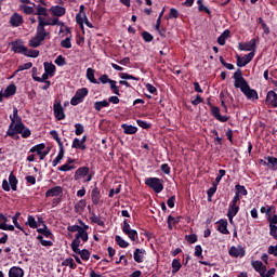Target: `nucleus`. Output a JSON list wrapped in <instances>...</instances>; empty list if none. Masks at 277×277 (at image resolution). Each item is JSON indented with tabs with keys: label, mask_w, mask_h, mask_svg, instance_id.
Segmentation results:
<instances>
[{
	"label": "nucleus",
	"mask_w": 277,
	"mask_h": 277,
	"mask_svg": "<svg viewBox=\"0 0 277 277\" xmlns=\"http://www.w3.org/2000/svg\"><path fill=\"white\" fill-rule=\"evenodd\" d=\"M88 96V89L82 88L76 91L75 96L70 100V105H79V103H83V98Z\"/></svg>",
	"instance_id": "39448f33"
},
{
	"label": "nucleus",
	"mask_w": 277,
	"mask_h": 277,
	"mask_svg": "<svg viewBox=\"0 0 277 277\" xmlns=\"http://www.w3.org/2000/svg\"><path fill=\"white\" fill-rule=\"evenodd\" d=\"M64 189L62 186H54L47 190L45 198H55L57 196H62Z\"/></svg>",
	"instance_id": "4468645a"
},
{
	"label": "nucleus",
	"mask_w": 277,
	"mask_h": 277,
	"mask_svg": "<svg viewBox=\"0 0 277 277\" xmlns=\"http://www.w3.org/2000/svg\"><path fill=\"white\" fill-rule=\"evenodd\" d=\"M276 274V268H271L268 272H264L261 277H274Z\"/></svg>",
	"instance_id": "338daca9"
},
{
	"label": "nucleus",
	"mask_w": 277,
	"mask_h": 277,
	"mask_svg": "<svg viewBox=\"0 0 277 277\" xmlns=\"http://www.w3.org/2000/svg\"><path fill=\"white\" fill-rule=\"evenodd\" d=\"M13 51L15 53H21L22 55H25V52L27 51V47L23 45L22 43H14Z\"/></svg>",
	"instance_id": "2f4dec72"
},
{
	"label": "nucleus",
	"mask_w": 277,
	"mask_h": 277,
	"mask_svg": "<svg viewBox=\"0 0 277 277\" xmlns=\"http://www.w3.org/2000/svg\"><path fill=\"white\" fill-rule=\"evenodd\" d=\"M85 243L88 241V232H85L83 228L76 234V238L71 242V250L72 252H79V246H81V240Z\"/></svg>",
	"instance_id": "f03ea898"
},
{
	"label": "nucleus",
	"mask_w": 277,
	"mask_h": 277,
	"mask_svg": "<svg viewBox=\"0 0 277 277\" xmlns=\"http://www.w3.org/2000/svg\"><path fill=\"white\" fill-rule=\"evenodd\" d=\"M50 12L53 14V16H64V14H66V8L54 5L51 6Z\"/></svg>",
	"instance_id": "4be33fe9"
},
{
	"label": "nucleus",
	"mask_w": 277,
	"mask_h": 277,
	"mask_svg": "<svg viewBox=\"0 0 277 277\" xmlns=\"http://www.w3.org/2000/svg\"><path fill=\"white\" fill-rule=\"evenodd\" d=\"M181 267H182L181 261H179L177 259H174L172 261V274H177Z\"/></svg>",
	"instance_id": "ea45409f"
},
{
	"label": "nucleus",
	"mask_w": 277,
	"mask_h": 277,
	"mask_svg": "<svg viewBox=\"0 0 277 277\" xmlns=\"http://www.w3.org/2000/svg\"><path fill=\"white\" fill-rule=\"evenodd\" d=\"M235 187H236V195L248 196V190L246 189V186L237 184Z\"/></svg>",
	"instance_id": "58836bf2"
},
{
	"label": "nucleus",
	"mask_w": 277,
	"mask_h": 277,
	"mask_svg": "<svg viewBox=\"0 0 277 277\" xmlns=\"http://www.w3.org/2000/svg\"><path fill=\"white\" fill-rule=\"evenodd\" d=\"M53 111L56 120H64L66 115L64 114V107H62V103H55L53 105Z\"/></svg>",
	"instance_id": "9b49d317"
},
{
	"label": "nucleus",
	"mask_w": 277,
	"mask_h": 277,
	"mask_svg": "<svg viewBox=\"0 0 277 277\" xmlns=\"http://www.w3.org/2000/svg\"><path fill=\"white\" fill-rule=\"evenodd\" d=\"M32 66H34V64L31 62L19 65L15 72H21L23 70H29V68H31Z\"/></svg>",
	"instance_id": "864d4df0"
},
{
	"label": "nucleus",
	"mask_w": 277,
	"mask_h": 277,
	"mask_svg": "<svg viewBox=\"0 0 277 277\" xmlns=\"http://www.w3.org/2000/svg\"><path fill=\"white\" fill-rule=\"evenodd\" d=\"M121 128L123 129V133L126 135H135L137 133V127L135 126H129L127 123H123Z\"/></svg>",
	"instance_id": "b1692460"
},
{
	"label": "nucleus",
	"mask_w": 277,
	"mask_h": 277,
	"mask_svg": "<svg viewBox=\"0 0 277 277\" xmlns=\"http://www.w3.org/2000/svg\"><path fill=\"white\" fill-rule=\"evenodd\" d=\"M26 224L30 228H38V222H36V217H34V215L28 216Z\"/></svg>",
	"instance_id": "79ce46f5"
},
{
	"label": "nucleus",
	"mask_w": 277,
	"mask_h": 277,
	"mask_svg": "<svg viewBox=\"0 0 277 277\" xmlns=\"http://www.w3.org/2000/svg\"><path fill=\"white\" fill-rule=\"evenodd\" d=\"M37 233H39L40 235H43L44 237H51V229H49L47 225H43V228H38Z\"/></svg>",
	"instance_id": "a18cd8bd"
},
{
	"label": "nucleus",
	"mask_w": 277,
	"mask_h": 277,
	"mask_svg": "<svg viewBox=\"0 0 277 277\" xmlns=\"http://www.w3.org/2000/svg\"><path fill=\"white\" fill-rule=\"evenodd\" d=\"M24 19H23V15L18 14V13H13L10 17V25L11 27H21V25H23Z\"/></svg>",
	"instance_id": "f8f14e48"
},
{
	"label": "nucleus",
	"mask_w": 277,
	"mask_h": 277,
	"mask_svg": "<svg viewBox=\"0 0 277 277\" xmlns=\"http://www.w3.org/2000/svg\"><path fill=\"white\" fill-rule=\"evenodd\" d=\"M217 230L219 233H222V235H229L230 232H228V221L221 220Z\"/></svg>",
	"instance_id": "a878e982"
},
{
	"label": "nucleus",
	"mask_w": 277,
	"mask_h": 277,
	"mask_svg": "<svg viewBox=\"0 0 277 277\" xmlns=\"http://www.w3.org/2000/svg\"><path fill=\"white\" fill-rule=\"evenodd\" d=\"M54 64H56V66H66V58L63 57L62 55H58L55 58Z\"/></svg>",
	"instance_id": "4d7b16f0"
},
{
	"label": "nucleus",
	"mask_w": 277,
	"mask_h": 277,
	"mask_svg": "<svg viewBox=\"0 0 277 277\" xmlns=\"http://www.w3.org/2000/svg\"><path fill=\"white\" fill-rule=\"evenodd\" d=\"M44 38L40 37L39 35H35L30 40H29V47L32 49H38L42 42H44Z\"/></svg>",
	"instance_id": "f3484780"
},
{
	"label": "nucleus",
	"mask_w": 277,
	"mask_h": 277,
	"mask_svg": "<svg viewBox=\"0 0 277 277\" xmlns=\"http://www.w3.org/2000/svg\"><path fill=\"white\" fill-rule=\"evenodd\" d=\"M145 185L153 189L156 194L163 192V180L159 177H148L145 180Z\"/></svg>",
	"instance_id": "f257e3e1"
},
{
	"label": "nucleus",
	"mask_w": 277,
	"mask_h": 277,
	"mask_svg": "<svg viewBox=\"0 0 277 277\" xmlns=\"http://www.w3.org/2000/svg\"><path fill=\"white\" fill-rule=\"evenodd\" d=\"M251 265H252L253 269H255V272H259L260 276L264 272H267V267H265V265H263V262H261V261H252Z\"/></svg>",
	"instance_id": "412c9836"
},
{
	"label": "nucleus",
	"mask_w": 277,
	"mask_h": 277,
	"mask_svg": "<svg viewBox=\"0 0 277 277\" xmlns=\"http://www.w3.org/2000/svg\"><path fill=\"white\" fill-rule=\"evenodd\" d=\"M211 114H212V116H213L216 120H219V122H228V120H229V117H227V116H222V115L220 114V107H217V106H212V107H211Z\"/></svg>",
	"instance_id": "ddd939ff"
},
{
	"label": "nucleus",
	"mask_w": 277,
	"mask_h": 277,
	"mask_svg": "<svg viewBox=\"0 0 277 277\" xmlns=\"http://www.w3.org/2000/svg\"><path fill=\"white\" fill-rule=\"evenodd\" d=\"M62 265H64L65 267H70V269H75V267H77L75 265V260H72V258H69L63 261Z\"/></svg>",
	"instance_id": "49530a36"
},
{
	"label": "nucleus",
	"mask_w": 277,
	"mask_h": 277,
	"mask_svg": "<svg viewBox=\"0 0 277 277\" xmlns=\"http://www.w3.org/2000/svg\"><path fill=\"white\" fill-rule=\"evenodd\" d=\"M25 276V271L18 266H13L9 269V277H23Z\"/></svg>",
	"instance_id": "a211bd4d"
},
{
	"label": "nucleus",
	"mask_w": 277,
	"mask_h": 277,
	"mask_svg": "<svg viewBox=\"0 0 277 277\" xmlns=\"http://www.w3.org/2000/svg\"><path fill=\"white\" fill-rule=\"evenodd\" d=\"M76 254H80L82 261H90V251L87 249L80 250L78 248V251H74Z\"/></svg>",
	"instance_id": "473e14b6"
},
{
	"label": "nucleus",
	"mask_w": 277,
	"mask_h": 277,
	"mask_svg": "<svg viewBox=\"0 0 277 277\" xmlns=\"http://www.w3.org/2000/svg\"><path fill=\"white\" fill-rule=\"evenodd\" d=\"M269 226H276L277 224V214L272 215V212L268 214V216L266 217Z\"/></svg>",
	"instance_id": "8fccbe9b"
},
{
	"label": "nucleus",
	"mask_w": 277,
	"mask_h": 277,
	"mask_svg": "<svg viewBox=\"0 0 277 277\" xmlns=\"http://www.w3.org/2000/svg\"><path fill=\"white\" fill-rule=\"evenodd\" d=\"M43 66H44L45 72H48L50 75V77H53V75L55 72V65H53V63L45 62L43 64Z\"/></svg>",
	"instance_id": "72a5a7b5"
},
{
	"label": "nucleus",
	"mask_w": 277,
	"mask_h": 277,
	"mask_svg": "<svg viewBox=\"0 0 277 277\" xmlns=\"http://www.w3.org/2000/svg\"><path fill=\"white\" fill-rule=\"evenodd\" d=\"M197 3L199 12H206L207 14L211 13V11H209V8L205 6V4L202 3V0H198Z\"/></svg>",
	"instance_id": "bf43d9fd"
},
{
	"label": "nucleus",
	"mask_w": 277,
	"mask_h": 277,
	"mask_svg": "<svg viewBox=\"0 0 277 277\" xmlns=\"http://www.w3.org/2000/svg\"><path fill=\"white\" fill-rule=\"evenodd\" d=\"M269 235H271V237H274V239H276V237H277V226L276 225H269Z\"/></svg>",
	"instance_id": "69168bd1"
},
{
	"label": "nucleus",
	"mask_w": 277,
	"mask_h": 277,
	"mask_svg": "<svg viewBox=\"0 0 277 277\" xmlns=\"http://www.w3.org/2000/svg\"><path fill=\"white\" fill-rule=\"evenodd\" d=\"M229 256H234L235 259L239 256H246V251L243 248L232 247L229 249Z\"/></svg>",
	"instance_id": "6ab92c4d"
},
{
	"label": "nucleus",
	"mask_w": 277,
	"mask_h": 277,
	"mask_svg": "<svg viewBox=\"0 0 277 277\" xmlns=\"http://www.w3.org/2000/svg\"><path fill=\"white\" fill-rule=\"evenodd\" d=\"M87 18H88V15H85V13H78L76 15V23L78 25H83Z\"/></svg>",
	"instance_id": "c03bdc74"
},
{
	"label": "nucleus",
	"mask_w": 277,
	"mask_h": 277,
	"mask_svg": "<svg viewBox=\"0 0 277 277\" xmlns=\"http://www.w3.org/2000/svg\"><path fill=\"white\" fill-rule=\"evenodd\" d=\"M21 10H23L24 14H36L34 6L21 5Z\"/></svg>",
	"instance_id": "5fc2aeb1"
},
{
	"label": "nucleus",
	"mask_w": 277,
	"mask_h": 277,
	"mask_svg": "<svg viewBox=\"0 0 277 277\" xmlns=\"http://www.w3.org/2000/svg\"><path fill=\"white\" fill-rule=\"evenodd\" d=\"M110 89L113 90L114 94H117V96H120V88L116 85V80L108 81Z\"/></svg>",
	"instance_id": "de8ad7c7"
},
{
	"label": "nucleus",
	"mask_w": 277,
	"mask_h": 277,
	"mask_svg": "<svg viewBox=\"0 0 277 277\" xmlns=\"http://www.w3.org/2000/svg\"><path fill=\"white\" fill-rule=\"evenodd\" d=\"M44 148H47V145L41 143L31 147L30 153H37V155H39L40 153H44Z\"/></svg>",
	"instance_id": "e433bc0d"
},
{
	"label": "nucleus",
	"mask_w": 277,
	"mask_h": 277,
	"mask_svg": "<svg viewBox=\"0 0 277 277\" xmlns=\"http://www.w3.org/2000/svg\"><path fill=\"white\" fill-rule=\"evenodd\" d=\"M71 148H76L77 150H85L88 148L84 143L78 137L74 138Z\"/></svg>",
	"instance_id": "c85d7f7f"
},
{
	"label": "nucleus",
	"mask_w": 277,
	"mask_h": 277,
	"mask_svg": "<svg viewBox=\"0 0 277 277\" xmlns=\"http://www.w3.org/2000/svg\"><path fill=\"white\" fill-rule=\"evenodd\" d=\"M240 91L242 92V94H245V96H247L249 101H259V93L256 92V90L250 89V84H248V82L245 85L240 87Z\"/></svg>",
	"instance_id": "20e7f679"
},
{
	"label": "nucleus",
	"mask_w": 277,
	"mask_h": 277,
	"mask_svg": "<svg viewBox=\"0 0 277 277\" xmlns=\"http://www.w3.org/2000/svg\"><path fill=\"white\" fill-rule=\"evenodd\" d=\"M24 55H26V57H38V55H40V51L29 50V49L26 48V51L24 52Z\"/></svg>",
	"instance_id": "37998d69"
},
{
	"label": "nucleus",
	"mask_w": 277,
	"mask_h": 277,
	"mask_svg": "<svg viewBox=\"0 0 277 277\" xmlns=\"http://www.w3.org/2000/svg\"><path fill=\"white\" fill-rule=\"evenodd\" d=\"M238 49L239 51H251V53H254V51H256V39H251L248 42L239 43Z\"/></svg>",
	"instance_id": "9d476101"
},
{
	"label": "nucleus",
	"mask_w": 277,
	"mask_h": 277,
	"mask_svg": "<svg viewBox=\"0 0 277 277\" xmlns=\"http://www.w3.org/2000/svg\"><path fill=\"white\" fill-rule=\"evenodd\" d=\"M144 254H146V250L135 249V251H134V261L136 263H144Z\"/></svg>",
	"instance_id": "393cba45"
},
{
	"label": "nucleus",
	"mask_w": 277,
	"mask_h": 277,
	"mask_svg": "<svg viewBox=\"0 0 277 277\" xmlns=\"http://www.w3.org/2000/svg\"><path fill=\"white\" fill-rule=\"evenodd\" d=\"M265 103L266 105H271V107H277V93L268 91Z\"/></svg>",
	"instance_id": "2eb2a0df"
},
{
	"label": "nucleus",
	"mask_w": 277,
	"mask_h": 277,
	"mask_svg": "<svg viewBox=\"0 0 277 277\" xmlns=\"http://www.w3.org/2000/svg\"><path fill=\"white\" fill-rule=\"evenodd\" d=\"M88 202L85 201V199H81L79 200L76 205H75V211L76 213H83V211H85V207H87Z\"/></svg>",
	"instance_id": "cd10ccee"
},
{
	"label": "nucleus",
	"mask_w": 277,
	"mask_h": 277,
	"mask_svg": "<svg viewBox=\"0 0 277 277\" xmlns=\"http://www.w3.org/2000/svg\"><path fill=\"white\" fill-rule=\"evenodd\" d=\"M75 134L76 135H82L83 131H84V128H83V124L81 123H76L75 124Z\"/></svg>",
	"instance_id": "052dcab7"
},
{
	"label": "nucleus",
	"mask_w": 277,
	"mask_h": 277,
	"mask_svg": "<svg viewBox=\"0 0 277 277\" xmlns=\"http://www.w3.org/2000/svg\"><path fill=\"white\" fill-rule=\"evenodd\" d=\"M115 241L119 248H129V242L122 239L119 235L115 237Z\"/></svg>",
	"instance_id": "4c0bfd02"
},
{
	"label": "nucleus",
	"mask_w": 277,
	"mask_h": 277,
	"mask_svg": "<svg viewBox=\"0 0 277 277\" xmlns=\"http://www.w3.org/2000/svg\"><path fill=\"white\" fill-rule=\"evenodd\" d=\"M122 230L124 235L129 236V239H131V241H137V230L131 229V225L129 224V221L127 220L123 221Z\"/></svg>",
	"instance_id": "423d86ee"
},
{
	"label": "nucleus",
	"mask_w": 277,
	"mask_h": 277,
	"mask_svg": "<svg viewBox=\"0 0 277 277\" xmlns=\"http://www.w3.org/2000/svg\"><path fill=\"white\" fill-rule=\"evenodd\" d=\"M37 36H40L41 38L45 39L49 36V32H47V29L44 28V26L42 25V23H38L37 26Z\"/></svg>",
	"instance_id": "7c9ffc66"
},
{
	"label": "nucleus",
	"mask_w": 277,
	"mask_h": 277,
	"mask_svg": "<svg viewBox=\"0 0 277 277\" xmlns=\"http://www.w3.org/2000/svg\"><path fill=\"white\" fill-rule=\"evenodd\" d=\"M120 79H131L132 81H137L138 79L135 76L129 75L127 72L119 74Z\"/></svg>",
	"instance_id": "680f3d73"
},
{
	"label": "nucleus",
	"mask_w": 277,
	"mask_h": 277,
	"mask_svg": "<svg viewBox=\"0 0 277 277\" xmlns=\"http://www.w3.org/2000/svg\"><path fill=\"white\" fill-rule=\"evenodd\" d=\"M103 107H109V103L107 102V100H103L101 102L94 103L95 111H101V109H103Z\"/></svg>",
	"instance_id": "c9c22d12"
},
{
	"label": "nucleus",
	"mask_w": 277,
	"mask_h": 277,
	"mask_svg": "<svg viewBox=\"0 0 277 277\" xmlns=\"http://www.w3.org/2000/svg\"><path fill=\"white\" fill-rule=\"evenodd\" d=\"M63 159H64V149H60L58 155L52 161L53 168H55L60 163V161H62Z\"/></svg>",
	"instance_id": "a19ab883"
},
{
	"label": "nucleus",
	"mask_w": 277,
	"mask_h": 277,
	"mask_svg": "<svg viewBox=\"0 0 277 277\" xmlns=\"http://www.w3.org/2000/svg\"><path fill=\"white\" fill-rule=\"evenodd\" d=\"M91 222L97 224V226H105V221L101 220V217L95 214L91 216Z\"/></svg>",
	"instance_id": "3c124183"
},
{
	"label": "nucleus",
	"mask_w": 277,
	"mask_h": 277,
	"mask_svg": "<svg viewBox=\"0 0 277 277\" xmlns=\"http://www.w3.org/2000/svg\"><path fill=\"white\" fill-rule=\"evenodd\" d=\"M142 38H143V40H145L146 42H153V40H155V38L153 37V35H150V32H148V31H143V32H142Z\"/></svg>",
	"instance_id": "13d9d810"
},
{
	"label": "nucleus",
	"mask_w": 277,
	"mask_h": 277,
	"mask_svg": "<svg viewBox=\"0 0 277 277\" xmlns=\"http://www.w3.org/2000/svg\"><path fill=\"white\" fill-rule=\"evenodd\" d=\"M136 123L138 124V127H141V129H150V123L144 121V120H136Z\"/></svg>",
	"instance_id": "0e129e2a"
},
{
	"label": "nucleus",
	"mask_w": 277,
	"mask_h": 277,
	"mask_svg": "<svg viewBox=\"0 0 277 277\" xmlns=\"http://www.w3.org/2000/svg\"><path fill=\"white\" fill-rule=\"evenodd\" d=\"M274 209H276V207L274 206H269L268 208L262 207L260 211L261 213H265L266 217H268L272 211H274Z\"/></svg>",
	"instance_id": "6e6d98bb"
},
{
	"label": "nucleus",
	"mask_w": 277,
	"mask_h": 277,
	"mask_svg": "<svg viewBox=\"0 0 277 277\" xmlns=\"http://www.w3.org/2000/svg\"><path fill=\"white\" fill-rule=\"evenodd\" d=\"M234 80H235V88H241L242 85H246L248 83V81H246V79L243 78V71H241V69H237L234 72L233 76Z\"/></svg>",
	"instance_id": "6e6552de"
},
{
	"label": "nucleus",
	"mask_w": 277,
	"mask_h": 277,
	"mask_svg": "<svg viewBox=\"0 0 277 277\" xmlns=\"http://www.w3.org/2000/svg\"><path fill=\"white\" fill-rule=\"evenodd\" d=\"M16 94V84H10L3 91H0V103H3V98H10V96H14Z\"/></svg>",
	"instance_id": "1a4fd4ad"
},
{
	"label": "nucleus",
	"mask_w": 277,
	"mask_h": 277,
	"mask_svg": "<svg viewBox=\"0 0 277 277\" xmlns=\"http://www.w3.org/2000/svg\"><path fill=\"white\" fill-rule=\"evenodd\" d=\"M83 227L79 226V225H69L67 227V230L69 233H79Z\"/></svg>",
	"instance_id": "e2e57ef3"
},
{
	"label": "nucleus",
	"mask_w": 277,
	"mask_h": 277,
	"mask_svg": "<svg viewBox=\"0 0 277 277\" xmlns=\"http://www.w3.org/2000/svg\"><path fill=\"white\" fill-rule=\"evenodd\" d=\"M61 47H63V49H71L72 43L70 42V37H67L65 40H62Z\"/></svg>",
	"instance_id": "603ef678"
},
{
	"label": "nucleus",
	"mask_w": 277,
	"mask_h": 277,
	"mask_svg": "<svg viewBox=\"0 0 277 277\" xmlns=\"http://www.w3.org/2000/svg\"><path fill=\"white\" fill-rule=\"evenodd\" d=\"M268 254H273L274 256H277V245L268 247Z\"/></svg>",
	"instance_id": "774afa93"
},
{
	"label": "nucleus",
	"mask_w": 277,
	"mask_h": 277,
	"mask_svg": "<svg viewBox=\"0 0 277 277\" xmlns=\"http://www.w3.org/2000/svg\"><path fill=\"white\" fill-rule=\"evenodd\" d=\"M88 174H90V168L80 167L75 173V181H79L83 179V176H88Z\"/></svg>",
	"instance_id": "dca6fc26"
},
{
	"label": "nucleus",
	"mask_w": 277,
	"mask_h": 277,
	"mask_svg": "<svg viewBox=\"0 0 277 277\" xmlns=\"http://www.w3.org/2000/svg\"><path fill=\"white\" fill-rule=\"evenodd\" d=\"M9 185L11 186V189L13 192H16L17 185H18V180L16 179V175H14V173H10V175H9Z\"/></svg>",
	"instance_id": "c756f323"
},
{
	"label": "nucleus",
	"mask_w": 277,
	"mask_h": 277,
	"mask_svg": "<svg viewBox=\"0 0 277 277\" xmlns=\"http://www.w3.org/2000/svg\"><path fill=\"white\" fill-rule=\"evenodd\" d=\"M91 200L93 205H98L101 202V189L98 187H94L91 192Z\"/></svg>",
	"instance_id": "5701e85b"
},
{
	"label": "nucleus",
	"mask_w": 277,
	"mask_h": 277,
	"mask_svg": "<svg viewBox=\"0 0 277 277\" xmlns=\"http://www.w3.org/2000/svg\"><path fill=\"white\" fill-rule=\"evenodd\" d=\"M237 60V66L239 68H243V66H248L250 64L251 60H254V52H250L249 54L245 56H239V54L236 55Z\"/></svg>",
	"instance_id": "0eeeda50"
},
{
	"label": "nucleus",
	"mask_w": 277,
	"mask_h": 277,
	"mask_svg": "<svg viewBox=\"0 0 277 277\" xmlns=\"http://www.w3.org/2000/svg\"><path fill=\"white\" fill-rule=\"evenodd\" d=\"M35 16H49V9L38 4L36 6Z\"/></svg>",
	"instance_id": "bb28decb"
},
{
	"label": "nucleus",
	"mask_w": 277,
	"mask_h": 277,
	"mask_svg": "<svg viewBox=\"0 0 277 277\" xmlns=\"http://www.w3.org/2000/svg\"><path fill=\"white\" fill-rule=\"evenodd\" d=\"M24 130H25V124H23L22 119H18L15 126H14V119H12L9 130L6 131V135H9V137H14L16 134L23 133Z\"/></svg>",
	"instance_id": "7ed1b4c3"
},
{
	"label": "nucleus",
	"mask_w": 277,
	"mask_h": 277,
	"mask_svg": "<svg viewBox=\"0 0 277 277\" xmlns=\"http://www.w3.org/2000/svg\"><path fill=\"white\" fill-rule=\"evenodd\" d=\"M94 69L89 67L87 69V79H89L91 83H98V80H96V78L94 77Z\"/></svg>",
	"instance_id": "f704fd0d"
},
{
	"label": "nucleus",
	"mask_w": 277,
	"mask_h": 277,
	"mask_svg": "<svg viewBox=\"0 0 277 277\" xmlns=\"http://www.w3.org/2000/svg\"><path fill=\"white\" fill-rule=\"evenodd\" d=\"M38 241H40L41 246H44L45 248H49L51 246H53V241L51 240H44V237H42V235H39L37 237Z\"/></svg>",
	"instance_id": "09e8293b"
},
{
	"label": "nucleus",
	"mask_w": 277,
	"mask_h": 277,
	"mask_svg": "<svg viewBox=\"0 0 277 277\" xmlns=\"http://www.w3.org/2000/svg\"><path fill=\"white\" fill-rule=\"evenodd\" d=\"M237 213H239V206H235L233 203H229L227 217H228V220L232 224H233V217H235V215H237Z\"/></svg>",
	"instance_id": "aec40b11"
}]
</instances>
